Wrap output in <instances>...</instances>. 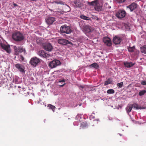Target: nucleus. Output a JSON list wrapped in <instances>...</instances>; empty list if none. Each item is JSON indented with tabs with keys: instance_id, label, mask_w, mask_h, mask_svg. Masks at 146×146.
Returning a JSON list of instances; mask_svg holds the SVG:
<instances>
[{
	"instance_id": "4be33fe9",
	"label": "nucleus",
	"mask_w": 146,
	"mask_h": 146,
	"mask_svg": "<svg viewBox=\"0 0 146 146\" xmlns=\"http://www.w3.org/2000/svg\"><path fill=\"white\" fill-rule=\"evenodd\" d=\"M90 66L96 69H98L99 67V65L97 64V63L95 62L91 64L90 65Z\"/></svg>"
},
{
	"instance_id": "6ab92c4d",
	"label": "nucleus",
	"mask_w": 146,
	"mask_h": 146,
	"mask_svg": "<svg viewBox=\"0 0 146 146\" xmlns=\"http://www.w3.org/2000/svg\"><path fill=\"white\" fill-rule=\"evenodd\" d=\"M132 108L133 107L132 106V104L128 105L126 108V110L127 113H129V112H130L131 111Z\"/></svg>"
},
{
	"instance_id": "5701e85b",
	"label": "nucleus",
	"mask_w": 146,
	"mask_h": 146,
	"mask_svg": "<svg viewBox=\"0 0 146 146\" xmlns=\"http://www.w3.org/2000/svg\"><path fill=\"white\" fill-rule=\"evenodd\" d=\"M132 106L133 108V107L134 108L136 109H141V107L139 106L138 104H137L136 103H134L132 104Z\"/></svg>"
},
{
	"instance_id": "2f4dec72",
	"label": "nucleus",
	"mask_w": 146,
	"mask_h": 146,
	"mask_svg": "<svg viewBox=\"0 0 146 146\" xmlns=\"http://www.w3.org/2000/svg\"><path fill=\"white\" fill-rule=\"evenodd\" d=\"M117 3H121L124 2L126 0H115Z\"/></svg>"
},
{
	"instance_id": "e433bc0d",
	"label": "nucleus",
	"mask_w": 146,
	"mask_h": 146,
	"mask_svg": "<svg viewBox=\"0 0 146 146\" xmlns=\"http://www.w3.org/2000/svg\"><path fill=\"white\" fill-rule=\"evenodd\" d=\"M65 83H64V84L63 85H60V87H63V86H64L65 85Z\"/></svg>"
},
{
	"instance_id": "58836bf2",
	"label": "nucleus",
	"mask_w": 146,
	"mask_h": 146,
	"mask_svg": "<svg viewBox=\"0 0 146 146\" xmlns=\"http://www.w3.org/2000/svg\"><path fill=\"white\" fill-rule=\"evenodd\" d=\"M105 5H108V3H105Z\"/></svg>"
},
{
	"instance_id": "9d476101",
	"label": "nucleus",
	"mask_w": 146,
	"mask_h": 146,
	"mask_svg": "<svg viewBox=\"0 0 146 146\" xmlns=\"http://www.w3.org/2000/svg\"><path fill=\"white\" fill-rule=\"evenodd\" d=\"M15 66L19 71L21 72L25 73V68L23 65L18 63L15 64Z\"/></svg>"
},
{
	"instance_id": "20e7f679",
	"label": "nucleus",
	"mask_w": 146,
	"mask_h": 146,
	"mask_svg": "<svg viewBox=\"0 0 146 146\" xmlns=\"http://www.w3.org/2000/svg\"><path fill=\"white\" fill-rule=\"evenodd\" d=\"M13 48L15 52V54L17 55L19 53H21L22 52H25V50L23 46H14Z\"/></svg>"
},
{
	"instance_id": "aec40b11",
	"label": "nucleus",
	"mask_w": 146,
	"mask_h": 146,
	"mask_svg": "<svg viewBox=\"0 0 146 146\" xmlns=\"http://www.w3.org/2000/svg\"><path fill=\"white\" fill-rule=\"evenodd\" d=\"M74 3L75 4L76 6L78 7H81L82 5V4L80 0H76V1H74Z\"/></svg>"
},
{
	"instance_id": "b1692460",
	"label": "nucleus",
	"mask_w": 146,
	"mask_h": 146,
	"mask_svg": "<svg viewBox=\"0 0 146 146\" xmlns=\"http://www.w3.org/2000/svg\"><path fill=\"white\" fill-rule=\"evenodd\" d=\"M54 3L57 4H60L62 5H64L65 4L64 2L60 0H58L54 1Z\"/></svg>"
},
{
	"instance_id": "f03ea898",
	"label": "nucleus",
	"mask_w": 146,
	"mask_h": 146,
	"mask_svg": "<svg viewBox=\"0 0 146 146\" xmlns=\"http://www.w3.org/2000/svg\"><path fill=\"white\" fill-rule=\"evenodd\" d=\"M60 33L62 35L64 33L68 34L71 33L72 30L70 27L67 26L66 25H64L60 27Z\"/></svg>"
},
{
	"instance_id": "9b49d317",
	"label": "nucleus",
	"mask_w": 146,
	"mask_h": 146,
	"mask_svg": "<svg viewBox=\"0 0 146 146\" xmlns=\"http://www.w3.org/2000/svg\"><path fill=\"white\" fill-rule=\"evenodd\" d=\"M121 38L119 36H115L113 39V42L115 44H119L121 41Z\"/></svg>"
},
{
	"instance_id": "2eb2a0df",
	"label": "nucleus",
	"mask_w": 146,
	"mask_h": 146,
	"mask_svg": "<svg viewBox=\"0 0 146 146\" xmlns=\"http://www.w3.org/2000/svg\"><path fill=\"white\" fill-rule=\"evenodd\" d=\"M46 21L47 24L51 25L55 21V19L53 17H49L46 19Z\"/></svg>"
},
{
	"instance_id": "f257e3e1",
	"label": "nucleus",
	"mask_w": 146,
	"mask_h": 146,
	"mask_svg": "<svg viewBox=\"0 0 146 146\" xmlns=\"http://www.w3.org/2000/svg\"><path fill=\"white\" fill-rule=\"evenodd\" d=\"M12 37L14 40L17 42L21 41L24 38L23 34L18 31L13 33Z\"/></svg>"
},
{
	"instance_id": "a878e982",
	"label": "nucleus",
	"mask_w": 146,
	"mask_h": 146,
	"mask_svg": "<svg viewBox=\"0 0 146 146\" xmlns=\"http://www.w3.org/2000/svg\"><path fill=\"white\" fill-rule=\"evenodd\" d=\"M146 93V91L145 90H143L140 91L139 93V96H141L143 95Z\"/></svg>"
},
{
	"instance_id": "bb28decb",
	"label": "nucleus",
	"mask_w": 146,
	"mask_h": 146,
	"mask_svg": "<svg viewBox=\"0 0 146 146\" xmlns=\"http://www.w3.org/2000/svg\"><path fill=\"white\" fill-rule=\"evenodd\" d=\"M48 106L54 112L55 111L54 110L55 109L56 107L54 106H53L50 104H49L48 105Z\"/></svg>"
},
{
	"instance_id": "dca6fc26",
	"label": "nucleus",
	"mask_w": 146,
	"mask_h": 146,
	"mask_svg": "<svg viewBox=\"0 0 146 146\" xmlns=\"http://www.w3.org/2000/svg\"><path fill=\"white\" fill-rule=\"evenodd\" d=\"M83 30L87 33H90L91 32V27L89 26L84 25L82 27Z\"/></svg>"
},
{
	"instance_id": "f8f14e48",
	"label": "nucleus",
	"mask_w": 146,
	"mask_h": 146,
	"mask_svg": "<svg viewBox=\"0 0 146 146\" xmlns=\"http://www.w3.org/2000/svg\"><path fill=\"white\" fill-rule=\"evenodd\" d=\"M43 48L45 50L48 51H51L53 48L52 45L50 43L45 44L44 45Z\"/></svg>"
},
{
	"instance_id": "a211bd4d",
	"label": "nucleus",
	"mask_w": 146,
	"mask_h": 146,
	"mask_svg": "<svg viewBox=\"0 0 146 146\" xmlns=\"http://www.w3.org/2000/svg\"><path fill=\"white\" fill-rule=\"evenodd\" d=\"M124 65L125 67L127 68H130L133 66L134 64L132 62H125L124 63Z\"/></svg>"
},
{
	"instance_id": "1a4fd4ad",
	"label": "nucleus",
	"mask_w": 146,
	"mask_h": 146,
	"mask_svg": "<svg viewBox=\"0 0 146 146\" xmlns=\"http://www.w3.org/2000/svg\"><path fill=\"white\" fill-rule=\"evenodd\" d=\"M126 13L124 10H119L116 13V15L119 18H122L125 17Z\"/></svg>"
},
{
	"instance_id": "0eeeda50",
	"label": "nucleus",
	"mask_w": 146,
	"mask_h": 146,
	"mask_svg": "<svg viewBox=\"0 0 146 146\" xmlns=\"http://www.w3.org/2000/svg\"><path fill=\"white\" fill-rule=\"evenodd\" d=\"M58 42L59 44L63 45H66L68 44H70L71 45H72V42H70L69 41L64 39L60 38L58 40Z\"/></svg>"
},
{
	"instance_id": "72a5a7b5",
	"label": "nucleus",
	"mask_w": 146,
	"mask_h": 146,
	"mask_svg": "<svg viewBox=\"0 0 146 146\" xmlns=\"http://www.w3.org/2000/svg\"><path fill=\"white\" fill-rule=\"evenodd\" d=\"M65 80L64 79H62L61 80H60L59 81V82H65Z\"/></svg>"
},
{
	"instance_id": "393cba45",
	"label": "nucleus",
	"mask_w": 146,
	"mask_h": 146,
	"mask_svg": "<svg viewBox=\"0 0 146 146\" xmlns=\"http://www.w3.org/2000/svg\"><path fill=\"white\" fill-rule=\"evenodd\" d=\"M141 50L142 53L146 54V45L144 46L142 48H141Z\"/></svg>"
},
{
	"instance_id": "6e6552de",
	"label": "nucleus",
	"mask_w": 146,
	"mask_h": 146,
	"mask_svg": "<svg viewBox=\"0 0 146 146\" xmlns=\"http://www.w3.org/2000/svg\"><path fill=\"white\" fill-rule=\"evenodd\" d=\"M38 54L40 57L43 58H47L50 56L49 53L46 52L43 50L39 51L38 52Z\"/></svg>"
},
{
	"instance_id": "f704fd0d",
	"label": "nucleus",
	"mask_w": 146,
	"mask_h": 146,
	"mask_svg": "<svg viewBox=\"0 0 146 146\" xmlns=\"http://www.w3.org/2000/svg\"><path fill=\"white\" fill-rule=\"evenodd\" d=\"M13 5L15 7H16L18 6V5L16 3H13Z\"/></svg>"
},
{
	"instance_id": "cd10ccee",
	"label": "nucleus",
	"mask_w": 146,
	"mask_h": 146,
	"mask_svg": "<svg viewBox=\"0 0 146 146\" xmlns=\"http://www.w3.org/2000/svg\"><path fill=\"white\" fill-rule=\"evenodd\" d=\"M107 92L109 94H111L114 93L115 91L114 90L112 89H110L107 90Z\"/></svg>"
},
{
	"instance_id": "412c9836",
	"label": "nucleus",
	"mask_w": 146,
	"mask_h": 146,
	"mask_svg": "<svg viewBox=\"0 0 146 146\" xmlns=\"http://www.w3.org/2000/svg\"><path fill=\"white\" fill-rule=\"evenodd\" d=\"M112 80L111 78H109L104 82V85L106 86L109 84H111L112 83Z\"/></svg>"
},
{
	"instance_id": "473e14b6",
	"label": "nucleus",
	"mask_w": 146,
	"mask_h": 146,
	"mask_svg": "<svg viewBox=\"0 0 146 146\" xmlns=\"http://www.w3.org/2000/svg\"><path fill=\"white\" fill-rule=\"evenodd\" d=\"M141 84L142 85H146V80L142 81L141 82Z\"/></svg>"
},
{
	"instance_id": "ddd939ff",
	"label": "nucleus",
	"mask_w": 146,
	"mask_h": 146,
	"mask_svg": "<svg viewBox=\"0 0 146 146\" xmlns=\"http://www.w3.org/2000/svg\"><path fill=\"white\" fill-rule=\"evenodd\" d=\"M103 41L107 46H110L111 44V40L108 37H105L103 38Z\"/></svg>"
},
{
	"instance_id": "4468645a",
	"label": "nucleus",
	"mask_w": 146,
	"mask_h": 146,
	"mask_svg": "<svg viewBox=\"0 0 146 146\" xmlns=\"http://www.w3.org/2000/svg\"><path fill=\"white\" fill-rule=\"evenodd\" d=\"M1 46L2 48L5 50L7 53H9L11 52V50L10 46L1 44Z\"/></svg>"
},
{
	"instance_id": "39448f33",
	"label": "nucleus",
	"mask_w": 146,
	"mask_h": 146,
	"mask_svg": "<svg viewBox=\"0 0 146 146\" xmlns=\"http://www.w3.org/2000/svg\"><path fill=\"white\" fill-rule=\"evenodd\" d=\"M60 61L58 60H54L50 62L49 64V66L51 68H55L60 64Z\"/></svg>"
},
{
	"instance_id": "7c9ffc66",
	"label": "nucleus",
	"mask_w": 146,
	"mask_h": 146,
	"mask_svg": "<svg viewBox=\"0 0 146 146\" xmlns=\"http://www.w3.org/2000/svg\"><path fill=\"white\" fill-rule=\"evenodd\" d=\"M134 48L133 47H129L128 48L129 52H132L134 51Z\"/></svg>"
},
{
	"instance_id": "423d86ee",
	"label": "nucleus",
	"mask_w": 146,
	"mask_h": 146,
	"mask_svg": "<svg viewBox=\"0 0 146 146\" xmlns=\"http://www.w3.org/2000/svg\"><path fill=\"white\" fill-rule=\"evenodd\" d=\"M40 62V59L36 57L31 58L30 61L31 65L35 67Z\"/></svg>"
},
{
	"instance_id": "c756f323",
	"label": "nucleus",
	"mask_w": 146,
	"mask_h": 146,
	"mask_svg": "<svg viewBox=\"0 0 146 146\" xmlns=\"http://www.w3.org/2000/svg\"><path fill=\"white\" fill-rule=\"evenodd\" d=\"M123 82H121L120 83H117V87L119 88H121L123 86Z\"/></svg>"
},
{
	"instance_id": "f3484780",
	"label": "nucleus",
	"mask_w": 146,
	"mask_h": 146,
	"mask_svg": "<svg viewBox=\"0 0 146 146\" xmlns=\"http://www.w3.org/2000/svg\"><path fill=\"white\" fill-rule=\"evenodd\" d=\"M137 5L136 4L133 3L129 6H127V7L129 8L130 9L131 11H132L137 8Z\"/></svg>"
},
{
	"instance_id": "c9c22d12",
	"label": "nucleus",
	"mask_w": 146,
	"mask_h": 146,
	"mask_svg": "<svg viewBox=\"0 0 146 146\" xmlns=\"http://www.w3.org/2000/svg\"><path fill=\"white\" fill-rule=\"evenodd\" d=\"M21 58L22 60H24V58L22 56H21Z\"/></svg>"
},
{
	"instance_id": "c85d7f7f",
	"label": "nucleus",
	"mask_w": 146,
	"mask_h": 146,
	"mask_svg": "<svg viewBox=\"0 0 146 146\" xmlns=\"http://www.w3.org/2000/svg\"><path fill=\"white\" fill-rule=\"evenodd\" d=\"M80 18L82 19L86 20H89L90 18L88 17H86L84 15H81Z\"/></svg>"
},
{
	"instance_id": "4c0bfd02",
	"label": "nucleus",
	"mask_w": 146,
	"mask_h": 146,
	"mask_svg": "<svg viewBox=\"0 0 146 146\" xmlns=\"http://www.w3.org/2000/svg\"><path fill=\"white\" fill-rule=\"evenodd\" d=\"M18 87L19 88H21V86H18Z\"/></svg>"
},
{
	"instance_id": "7ed1b4c3",
	"label": "nucleus",
	"mask_w": 146,
	"mask_h": 146,
	"mask_svg": "<svg viewBox=\"0 0 146 146\" xmlns=\"http://www.w3.org/2000/svg\"><path fill=\"white\" fill-rule=\"evenodd\" d=\"M88 4L90 5L94 6L95 10L100 11H101L102 7L100 6L98 0H95L91 2H88Z\"/></svg>"
}]
</instances>
